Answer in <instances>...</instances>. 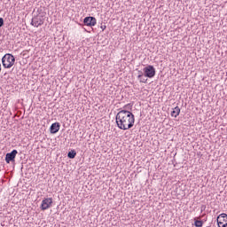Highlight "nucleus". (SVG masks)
<instances>
[{
  "instance_id": "f257e3e1",
  "label": "nucleus",
  "mask_w": 227,
  "mask_h": 227,
  "mask_svg": "<svg viewBox=\"0 0 227 227\" xmlns=\"http://www.w3.org/2000/svg\"><path fill=\"white\" fill-rule=\"evenodd\" d=\"M115 121L118 129L121 130H129L134 127L136 117L130 111L121 110L115 116Z\"/></svg>"
},
{
  "instance_id": "f03ea898",
  "label": "nucleus",
  "mask_w": 227,
  "mask_h": 227,
  "mask_svg": "<svg viewBox=\"0 0 227 227\" xmlns=\"http://www.w3.org/2000/svg\"><path fill=\"white\" fill-rule=\"evenodd\" d=\"M2 65L4 68H12L15 65V57L12 53H6L2 58Z\"/></svg>"
},
{
  "instance_id": "7ed1b4c3",
  "label": "nucleus",
  "mask_w": 227,
  "mask_h": 227,
  "mask_svg": "<svg viewBox=\"0 0 227 227\" xmlns=\"http://www.w3.org/2000/svg\"><path fill=\"white\" fill-rule=\"evenodd\" d=\"M143 72L145 77H148L149 79H153V77H155V67L152 65L144 67Z\"/></svg>"
},
{
  "instance_id": "20e7f679",
  "label": "nucleus",
  "mask_w": 227,
  "mask_h": 227,
  "mask_svg": "<svg viewBox=\"0 0 227 227\" xmlns=\"http://www.w3.org/2000/svg\"><path fill=\"white\" fill-rule=\"evenodd\" d=\"M43 16L37 15L32 19L31 26H34V27H39V26H43Z\"/></svg>"
},
{
  "instance_id": "39448f33",
  "label": "nucleus",
  "mask_w": 227,
  "mask_h": 227,
  "mask_svg": "<svg viewBox=\"0 0 227 227\" xmlns=\"http://www.w3.org/2000/svg\"><path fill=\"white\" fill-rule=\"evenodd\" d=\"M218 227H226L227 226V215L223 213L219 215L216 218Z\"/></svg>"
},
{
  "instance_id": "423d86ee",
  "label": "nucleus",
  "mask_w": 227,
  "mask_h": 227,
  "mask_svg": "<svg viewBox=\"0 0 227 227\" xmlns=\"http://www.w3.org/2000/svg\"><path fill=\"white\" fill-rule=\"evenodd\" d=\"M17 153L19 152L17 150H12L11 153H6L5 155V162L10 164L11 162H15V157H17Z\"/></svg>"
},
{
  "instance_id": "0eeeda50",
  "label": "nucleus",
  "mask_w": 227,
  "mask_h": 227,
  "mask_svg": "<svg viewBox=\"0 0 227 227\" xmlns=\"http://www.w3.org/2000/svg\"><path fill=\"white\" fill-rule=\"evenodd\" d=\"M83 24L89 27H93V26H97V19L92 16L85 17L83 20Z\"/></svg>"
},
{
  "instance_id": "6e6552de",
  "label": "nucleus",
  "mask_w": 227,
  "mask_h": 227,
  "mask_svg": "<svg viewBox=\"0 0 227 227\" xmlns=\"http://www.w3.org/2000/svg\"><path fill=\"white\" fill-rule=\"evenodd\" d=\"M51 205H52V198L44 199L42 201L41 209L47 210L48 208H51Z\"/></svg>"
},
{
  "instance_id": "1a4fd4ad",
  "label": "nucleus",
  "mask_w": 227,
  "mask_h": 227,
  "mask_svg": "<svg viewBox=\"0 0 227 227\" xmlns=\"http://www.w3.org/2000/svg\"><path fill=\"white\" fill-rule=\"evenodd\" d=\"M60 127H61V124H59V122L52 123L50 127L51 134H58V132H59Z\"/></svg>"
},
{
  "instance_id": "9d476101",
  "label": "nucleus",
  "mask_w": 227,
  "mask_h": 227,
  "mask_svg": "<svg viewBox=\"0 0 227 227\" xmlns=\"http://www.w3.org/2000/svg\"><path fill=\"white\" fill-rule=\"evenodd\" d=\"M180 114V107L176 106L173 111L171 112V116H174V118H176Z\"/></svg>"
},
{
  "instance_id": "9b49d317",
  "label": "nucleus",
  "mask_w": 227,
  "mask_h": 227,
  "mask_svg": "<svg viewBox=\"0 0 227 227\" xmlns=\"http://www.w3.org/2000/svg\"><path fill=\"white\" fill-rule=\"evenodd\" d=\"M143 75H144L143 71H138V76H137V78L139 79L140 82L146 83V82L148 81V79L143 77Z\"/></svg>"
},
{
  "instance_id": "f8f14e48",
  "label": "nucleus",
  "mask_w": 227,
  "mask_h": 227,
  "mask_svg": "<svg viewBox=\"0 0 227 227\" xmlns=\"http://www.w3.org/2000/svg\"><path fill=\"white\" fill-rule=\"evenodd\" d=\"M75 155H77L75 150H72L67 153L68 159H75Z\"/></svg>"
},
{
  "instance_id": "ddd939ff",
  "label": "nucleus",
  "mask_w": 227,
  "mask_h": 227,
  "mask_svg": "<svg viewBox=\"0 0 227 227\" xmlns=\"http://www.w3.org/2000/svg\"><path fill=\"white\" fill-rule=\"evenodd\" d=\"M194 226H196V227H202V226H203V221H201V220H196V221L194 222Z\"/></svg>"
},
{
  "instance_id": "4468645a",
  "label": "nucleus",
  "mask_w": 227,
  "mask_h": 227,
  "mask_svg": "<svg viewBox=\"0 0 227 227\" xmlns=\"http://www.w3.org/2000/svg\"><path fill=\"white\" fill-rule=\"evenodd\" d=\"M4 26V20L3 18H0V28Z\"/></svg>"
},
{
  "instance_id": "2eb2a0df",
  "label": "nucleus",
  "mask_w": 227,
  "mask_h": 227,
  "mask_svg": "<svg viewBox=\"0 0 227 227\" xmlns=\"http://www.w3.org/2000/svg\"><path fill=\"white\" fill-rule=\"evenodd\" d=\"M106 25H101L100 28L102 29V31H106Z\"/></svg>"
}]
</instances>
